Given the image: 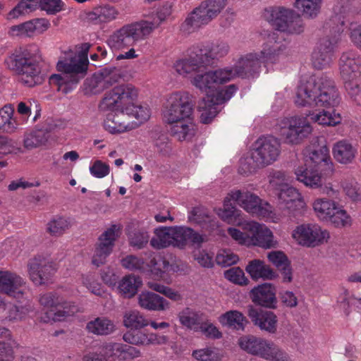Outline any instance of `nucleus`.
Here are the masks:
<instances>
[{"mask_svg": "<svg viewBox=\"0 0 361 361\" xmlns=\"http://www.w3.org/2000/svg\"><path fill=\"white\" fill-rule=\"evenodd\" d=\"M236 76L233 67H226L197 74L194 77L192 85L205 94L198 104L202 123H209L219 112V105L228 101L235 94L237 91L235 85H230L225 88H220L219 85Z\"/></svg>", "mask_w": 361, "mask_h": 361, "instance_id": "obj_1", "label": "nucleus"}, {"mask_svg": "<svg viewBox=\"0 0 361 361\" xmlns=\"http://www.w3.org/2000/svg\"><path fill=\"white\" fill-rule=\"evenodd\" d=\"M287 55L286 44L279 39L276 32H271L259 52H250L241 56L233 68L238 77H255L259 75L262 63L268 71L281 68Z\"/></svg>", "mask_w": 361, "mask_h": 361, "instance_id": "obj_2", "label": "nucleus"}, {"mask_svg": "<svg viewBox=\"0 0 361 361\" xmlns=\"http://www.w3.org/2000/svg\"><path fill=\"white\" fill-rule=\"evenodd\" d=\"M194 108L188 93L173 92L166 98L161 109L163 121L171 125V134L179 141L189 140L195 134Z\"/></svg>", "mask_w": 361, "mask_h": 361, "instance_id": "obj_3", "label": "nucleus"}, {"mask_svg": "<svg viewBox=\"0 0 361 361\" xmlns=\"http://www.w3.org/2000/svg\"><path fill=\"white\" fill-rule=\"evenodd\" d=\"M294 102L299 106L328 109L338 106L341 97L334 80L322 73L300 81Z\"/></svg>", "mask_w": 361, "mask_h": 361, "instance_id": "obj_4", "label": "nucleus"}, {"mask_svg": "<svg viewBox=\"0 0 361 361\" xmlns=\"http://www.w3.org/2000/svg\"><path fill=\"white\" fill-rule=\"evenodd\" d=\"M90 46L85 43L81 50L76 53L69 50L64 53L56 65L57 70L63 74H53L49 78V83L56 85L57 90L67 94L75 88L80 80L79 73L85 74L87 69V54Z\"/></svg>", "mask_w": 361, "mask_h": 361, "instance_id": "obj_5", "label": "nucleus"}, {"mask_svg": "<svg viewBox=\"0 0 361 361\" xmlns=\"http://www.w3.org/2000/svg\"><path fill=\"white\" fill-rule=\"evenodd\" d=\"M42 56L36 44H30L16 49L5 59V64L10 70L20 75L23 84L34 87L41 83Z\"/></svg>", "mask_w": 361, "mask_h": 361, "instance_id": "obj_6", "label": "nucleus"}, {"mask_svg": "<svg viewBox=\"0 0 361 361\" xmlns=\"http://www.w3.org/2000/svg\"><path fill=\"white\" fill-rule=\"evenodd\" d=\"M241 207L247 212L258 217L271 219L273 217V207L266 201L261 200L257 195L247 190H231L226 197L224 202V209L219 214L225 221H230L238 214L235 204Z\"/></svg>", "mask_w": 361, "mask_h": 361, "instance_id": "obj_7", "label": "nucleus"}, {"mask_svg": "<svg viewBox=\"0 0 361 361\" xmlns=\"http://www.w3.org/2000/svg\"><path fill=\"white\" fill-rule=\"evenodd\" d=\"M310 158L314 164L313 167L299 166L295 169V174L298 181L307 187L319 185L321 177L333 176L335 171L334 164L329 154V149L326 146H322L318 149L313 150Z\"/></svg>", "mask_w": 361, "mask_h": 361, "instance_id": "obj_8", "label": "nucleus"}, {"mask_svg": "<svg viewBox=\"0 0 361 361\" xmlns=\"http://www.w3.org/2000/svg\"><path fill=\"white\" fill-rule=\"evenodd\" d=\"M151 111L148 106L128 105L119 114H109L104 127L111 134H118L137 128L150 118Z\"/></svg>", "mask_w": 361, "mask_h": 361, "instance_id": "obj_9", "label": "nucleus"}, {"mask_svg": "<svg viewBox=\"0 0 361 361\" xmlns=\"http://www.w3.org/2000/svg\"><path fill=\"white\" fill-rule=\"evenodd\" d=\"M203 241V236L190 228L160 226L154 230V236L151 239L150 245L156 249L170 245L183 248L188 243L199 245Z\"/></svg>", "mask_w": 361, "mask_h": 361, "instance_id": "obj_10", "label": "nucleus"}, {"mask_svg": "<svg viewBox=\"0 0 361 361\" xmlns=\"http://www.w3.org/2000/svg\"><path fill=\"white\" fill-rule=\"evenodd\" d=\"M157 25L147 20L126 24L114 31L108 38L107 44L112 50H123L137 42L148 38Z\"/></svg>", "mask_w": 361, "mask_h": 361, "instance_id": "obj_11", "label": "nucleus"}, {"mask_svg": "<svg viewBox=\"0 0 361 361\" xmlns=\"http://www.w3.org/2000/svg\"><path fill=\"white\" fill-rule=\"evenodd\" d=\"M338 68L344 87L348 94L357 101L361 97V56L355 50L341 54Z\"/></svg>", "mask_w": 361, "mask_h": 361, "instance_id": "obj_12", "label": "nucleus"}, {"mask_svg": "<svg viewBox=\"0 0 361 361\" xmlns=\"http://www.w3.org/2000/svg\"><path fill=\"white\" fill-rule=\"evenodd\" d=\"M240 348L247 353L268 361H290V357L271 341L255 336H243L238 341Z\"/></svg>", "mask_w": 361, "mask_h": 361, "instance_id": "obj_13", "label": "nucleus"}, {"mask_svg": "<svg viewBox=\"0 0 361 361\" xmlns=\"http://www.w3.org/2000/svg\"><path fill=\"white\" fill-rule=\"evenodd\" d=\"M277 126L279 134L284 142L292 145H300L312 132L307 118L302 116L284 117L279 121Z\"/></svg>", "mask_w": 361, "mask_h": 361, "instance_id": "obj_14", "label": "nucleus"}, {"mask_svg": "<svg viewBox=\"0 0 361 361\" xmlns=\"http://www.w3.org/2000/svg\"><path fill=\"white\" fill-rule=\"evenodd\" d=\"M137 94V90L132 84L117 85L105 94L99 109L103 111H110V114H119L126 106L133 104Z\"/></svg>", "mask_w": 361, "mask_h": 361, "instance_id": "obj_15", "label": "nucleus"}, {"mask_svg": "<svg viewBox=\"0 0 361 361\" xmlns=\"http://www.w3.org/2000/svg\"><path fill=\"white\" fill-rule=\"evenodd\" d=\"M312 209L319 220L330 222L336 228L351 225L352 219L347 212L339 207L334 200L318 197L312 202Z\"/></svg>", "mask_w": 361, "mask_h": 361, "instance_id": "obj_16", "label": "nucleus"}, {"mask_svg": "<svg viewBox=\"0 0 361 361\" xmlns=\"http://www.w3.org/2000/svg\"><path fill=\"white\" fill-rule=\"evenodd\" d=\"M39 302L44 308L52 309L47 313L46 317L43 319L45 322H62L79 311V307L74 302L65 301L56 292L41 295Z\"/></svg>", "mask_w": 361, "mask_h": 361, "instance_id": "obj_17", "label": "nucleus"}, {"mask_svg": "<svg viewBox=\"0 0 361 361\" xmlns=\"http://www.w3.org/2000/svg\"><path fill=\"white\" fill-rule=\"evenodd\" d=\"M226 0H207L195 8L186 18L183 27L191 32L208 24L226 6Z\"/></svg>", "mask_w": 361, "mask_h": 361, "instance_id": "obj_18", "label": "nucleus"}, {"mask_svg": "<svg viewBox=\"0 0 361 361\" xmlns=\"http://www.w3.org/2000/svg\"><path fill=\"white\" fill-rule=\"evenodd\" d=\"M292 238L301 246L315 247L326 243L330 238V233L318 224L305 223L293 229Z\"/></svg>", "mask_w": 361, "mask_h": 361, "instance_id": "obj_19", "label": "nucleus"}, {"mask_svg": "<svg viewBox=\"0 0 361 361\" xmlns=\"http://www.w3.org/2000/svg\"><path fill=\"white\" fill-rule=\"evenodd\" d=\"M121 264L130 271H149L155 280H165L166 272L171 267L169 262L160 255L154 256L149 264L137 256L128 255L121 260Z\"/></svg>", "mask_w": 361, "mask_h": 361, "instance_id": "obj_20", "label": "nucleus"}, {"mask_svg": "<svg viewBox=\"0 0 361 361\" xmlns=\"http://www.w3.org/2000/svg\"><path fill=\"white\" fill-rule=\"evenodd\" d=\"M280 153L279 140L271 135H264L259 137L255 142L252 159L257 166L265 167L275 162Z\"/></svg>", "mask_w": 361, "mask_h": 361, "instance_id": "obj_21", "label": "nucleus"}, {"mask_svg": "<svg viewBox=\"0 0 361 361\" xmlns=\"http://www.w3.org/2000/svg\"><path fill=\"white\" fill-rule=\"evenodd\" d=\"M56 269L55 263L43 255L35 256L27 263L30 279L37 286L50 282Z\"/></svg>", "mask_w": 361, "mask_h": 361, "instance_id": "obj_22", "label": "nucleus"}, {"mask_svg": "<svg viewBox=\"0 0 361 361\" xmlns=\"http://www.w3.org/2000/svg\"><path fill=\"white\" fill-rule=\"evenodd\" d=\"M338 40L336 36L331 37L327 36L319 39L311 56L312 66L316 69L322 70L330 67L333 62Z\"/></svg>", "mask_w": 361, "mask_h": 361, "instance_id": "obj_23", "label": "nucleus"}, {"mask_svg": "<svg viewBox=\"0 0 361 361\" xmlns=\"http://www.w3.org/2000/svg\"><path fill=\"white\" fill-rule=\"evenodd\" d=\"M238 225L251 234V245H257L265 249L274 247L276 243L274 240L273 233L265 225L255 221H244Z\"/></svg>", "mask_w": 361, "mask_h": 361, "instance_id": "obj_24", "label": "nucleus"}, {"mask_svg": "<svg viewBox=\"0 0 361 361\" xmlns=\"http://www.w3.org/2000/svg\"><path fill=\"white\" fill-rule=\"evenodd\" d=\"M24 279L14 272L0 271V293L16 300L23 298L25 294Z\"/></svg>", "mask_w": 361, "mask_h": 361, "instance_id": "obj_25", "label": "nucleus"}, {"mask_svg": "<svg viewBox=\"0 0 361 361\" xmlns=\"http://www.w3.org/2000/svg\"><path fill=\"white\" fill-rule=\"evenodd\" d=\"M207 66L200 52H196L195 45L188 50V57L179 59L174 63V68L178 74L190 78Z\"/></svg>", "mask_w": 361, "mask_h": 361, "instance_id": "obj_26", "label": "nucleus"}, {"mask_svg": "<svg viewBox=\"0 0 361 361\" xmlns=\"http://www.w3.org/2000/svg\"><path fill=\"white\" fill-rule=\"evenodd\" d=\"M118 229L116 225H112L101 235L92 259L94 265L99 267L105 263L107 257L112 251L117 236L116 232Z\"/></svg>", "mask_w": 361, "mask_h": 361, "instance_id": "obj_27", "label": "nucleus"}, {"mask_svg": "<svg viewBox=\"0 0 361 361\" xmlns=\"http://www.w3.org/2000/svg\"><path fill=\"white\" fill-rule=\"evenodd\" d=\"M101 348L105 357H114L119 361L133 360L141 355L139 349L121 343H104Z\"/></svg>", "mask_w": 361, "mask_h": 361, "instance_id": "obj_28", "label": "nucleus"}, {"mask_svg": "<svg viewBox=\"0 0 361 361\" xmlns=\"http://www.w3.org/2000/svg\"><path fill=\"white\" fill-rule=\"evenodd\" d=\"M196 52H200L207 66L214 60L222 58L228 54L230 47L228 42L218 40L214 42H207L195 45Z\"/></svg>", "mask_w": 361, "mask_h": 361, "instance_id": "obj_29", "label": "nucleus"}, {"mask_svg": "<svg viewBox=\"0 0 361 361\" xmlns=\"http://www.w3.org/2000/svg\"><path fill=\"white\" fill-rule=\"evenodd\" d=\"M118 76L114 71L107 73L103 71L94 73L84 83V91L87 94H97L102 92L117 81Z\"/></svg>", "mask_w": 361, "mask_h": 361, "instance_id": "obj_30", "label": "nucleus"}, {"mask_svg": "<svg viewBox=\"0 0 361 361\" xmlns=\"http://www.w3.org/2000/svg\"><path fill=\"white\" fill-rule=\"evenodd\" d=\"M125 342L134 345H160L167 342V337L154 333H145L140 329H131L123 335Z\"/></svg>", "mask_w": 361, "mask_h": 361, "instance_id": "obj_31", "label": "nucleus"}, {"mask_svg": "<svg viewBox=\"0 0 361 361\" xmlns=\"http://www.w3.org/2000/svg\"><path fill=\"white\" fill-rule=\"evenodd\" d=\"M248 315L252 322L262 330L274 333L276 330V316L271 311H264L250 307Z\"/></svg>", "mask_w": 361, "mask_h": 361, "instance_id": "obj_32", "label": "nucleus"}, {"mask_svg": "<svg viewBox=\"0 0 361 361\" xmlns=\"http://www.w3.org/2000/svg\"><path fill=\"white\" fill-rule=\"evenodd\" d=\"M279 202L293 212L300 210L305 207V202L301 193L295 188L288 185L281 188L277 193Z\"/></svg>", "mask_w": 361, "mask_h": 361, "instance_id": "obj_33", "label": "nucleus"}, {"mask_svg": "<svg viewBox=\"0 0 361 361\" xmlns=\"http://www.w3.org/2000/svg\"><path fill=\"white\" fill-rule=\"evenodd\" d=\"M118 14V11L114 6L106 4L93 8L86 13L85 18L90 23L100 25L116 20Z\"/></svg>", "mask_w": 361, "mask_h": 361, "instance_id": "obj_34", "label": "nucleus"}, {"mask_svg": "<svg viewBox=\"0 0 361 361\" xmlns=\"http://www.w3.org/2000/svg\"><path fill=\"white\" fill-rule=\"evenodd\" d=\"M253 302L266 307H274L276 303L275 288L270 283H263L251 290Z\"/></svg>", "mask_w": 361, "mask_h": 361, "instance_id": "obj_35", "label": "nucleus"}, {"mask_svg": "<svg viewBox=\"0 0 361 361\" xmlns=\"http://www.w3.org/2000/svg\"><path fill=\"white\" fill-rule=\"evenodd\" d=\"M264 17L277 31L285 32L288 20L293 17V11L283 8H271L265 11Z\"/></svg>", "mask_w": 361, "mask_h": 361, "instance_id": "obj_36", "label": "nucleus"}, {"mask_svg": "<svg viewBox=\"0 0 361 361\" xmlns=\"http://www.w3.org/2000/svg\"><path fill=\"white\" fill-rule=\"evenodd\" d=\"M138 304L142 308L149 311H165L170 307L168 300L149 291L142 292L138 295Z\"/></svg>", "mask_w": 361, "mask_h": 361, "instance_id": "obj_37", "label": "nucleus"}, {"mask_svg": "<svg viewBox=\"0 0 361 361\" xmlns=\"http://www.w3.org/2000/svg\"><path fill=\"white\" fill-rule=\"evenodd\" d=\"M49 26V23L47 20L35 19L11 27L8 34L11 36H30L35 30L44 31Z\"/></svg>", "mask_w": 361, "mask_h": 361, "instance_id": "obj_38", "label": "nucleus"}, {"mask_svg": "<svg viewBox=\"0 0 361 361\" xmlns=\"http://www.w3.org/2000/svg\"><path fill=\"white\" fill-rule=\"evenodd\" d=\"M334 159L342 164L352 163L357 153L356 149L347 140L336 142L332 149Z\"/></svg>", "mask_w": 361, "mask_h": 361, "instance_id": "obj_39", "label": "nucleus"}, {"mask_svg": "<svg viewBox=\"0 0 361 361\" xmlns=\"http://www.w3.org/2000/svg\"><path fill=\"white\" fill-rule=\"evenodd\" d=\"M180 323L188 329L199 331L204 314L190 307L184 308L178 315Z\"/></svg>", "mask_w": 361, "mask_h": 361, "instance_id": "obj_40", "label": "nucleus"}, {"mask_svg": "<svg viewBox=\"0 0 361 361\" xmlns=\"http://www.w3.org/2000/svg\"><path fill=\"white\" fill-rule=\"evenodd\" d=\"M12 104H6L0 109V132L13 133L20 124L13 116Z\"/></svg>", "mask_w": 361, "mask_h": 361, "instance_id": "obj_41", "label": "nucleus"}, {"mask_svg": "<svg viewBox=\"0 0 361 361\" xmlns=\"http://www.w3.org/2000/svg\"><path fill=\"white\" fill-rule=\"evenodd\" d=\"M246 271L253 279H272L275 277L272 269L259 259L250 261L246 267Z\"/></svg>", "mask_w": 361, "mask_h": 361, "instance_id": "obj_42", "label": "nucleus"}, {"mask_svg": "<svg viewBox=\"0 0 361 361\" xmlns=\"http://www.w3.org/2000/svg\"><path fill=\"white\" fill-rule=\"evenodd\" d=\"M310 119L319 125L335 126L341 123L342 117L335 110L331 111L323 109L319 113H312L309 115Z\"/></svg>", "mask_w": 361, "mask_h": 361, "instance_id": "obj_43", "label": "nucleus"}, {"mask_svg": "<svg viewBox=\"0 0 361 361\" xmlns=\"http://www.w3.org/2000/svg\"><path fill=\"white\" fill-rule=\"evenodd\" d=\"M90 333L96 335H109L114 331V323L104 317H98L89 322L86 326Z\"/></svg>", "mask_w": 361, "mask_h": 361, "instance_id": "obj_44", "label": "nucleus"}, {"mask_svg": "<svg viewBox=\"0 0 361 361\" xmlns=\"http://www.w3.org/2000/svg\"><path fill=\"white\" fill-rule=\"evenodd\" d=\"M219 322L237 330H243L246 320L243 314L237 310H230L219 317Z\"/></svg>", "mask_w": 361, "mask_h": 361, "instance_id": "obj_45", "label": "nucleus"}, {"mask_svg": "<svg viewBox=\"0 0 361 361\" xmlns=\"http://www.w3.org/2000/svg\"><path fill=\"white\" fill-rule=\"evenodd\" d=\"M123 325L129 329H141L148 326L149 322L138 310H130L123 316Z\"/></svg>", "mask_w": 361, "mask_h": 361, "instance_id": "obj_46", "label": "nucleus"}, {"mask_svg": "<svg viewBox=\"0 0 361 361\" xmlns=\"http://www.w3.org/2000/svg\"><path fill=\"white\" fill-rule=\"evenodd\" d=\"M71 227L68 219L63 216H54L47 224V231L52 236L63 235Z\"/></svg>", "mask_w": 361, "mask_h": 361, "instance_id": "obj_47", "label": "nucleus"}, {"mask_svg": "<svg viewBox=\"0 0 361 361\" xmlns=\"http://www.w3.org/2000/svg\"><path fill=\"white\" fill-rule=\"evenodd\" d=\"M140 284L141 281L139 277L128 275L121 281L118 288L125 297L131 298L136 294Z\"/></svg>", "mask_w": 361, "mask_h": 361, "instance_id": "obj_48", "label": "nucleus"}, {"mask_svg": "<svg viewBox=\"0 0 361 361\" xmlns=\"http://www.w3.org/2000/svg\"><path fill=\"white\" fill-rule=\"evenodd\" d=\"M322 0H295L294 6L303 15L308 17H315L320 9Z\"/></svg>", "mask_w": 361, "mask_h": 361, "instance_id": "obj_49", "label": "nucleus"}, {"mask_svg": "<svg viewBox=\"0 0 361 361\" xmlns=\"http://www.w3.org/2000/svg\"><path fill=\"white\" fill-rule=\"evenodd\" d=\"M23 153L20 143L6 136H0V154H18Z\"/></svg>", "mask_w": 361, "mask_h": 361, "instance_id": "obj_50", "label": "nucleus"}, {"mask_svg": "<svg viewBox=\"0 0 361 361\" xmlns=\"http://www.w3.org/2000/svg\"><path fill=\"white\" fill-rule=\"evenodd\" d=\"M192 355L198 361H219L223 357L220 350L214 347L195 350L192 351Z\"/></svg>", "mask_w": 361, "mask_h": 361, "instance_id": "obj_51", "label": "nucleus"}, {"mask_svg": "<svg viewBox=\"0 0 361 361\" xmlns=\"http://www.w3.org/2000/svg\"><path fill=\"white\" fill-rule=\"evenodd\" d=\"M188 219L191 223L200 224L204 227L207 223L212 221V216L206 208L197 207L189 212Z\"/></svg>", "mask_w": 361, "mask_h": 361, "instance_id": "obj_52", "label": "nucleus"}, {"mask_svg": "<svg viewBox=\"0 0 361 361\" xmlns=\"http://www.w3.org/2000/svg\"><path fill=\"white\" fill-rule=\"evenodd\" d=\"M83 285L94 295L105 297L106 291L100 283L97 281L94 274H89L82 277Z\"/></svg>", "mask_w": 361, "mask_h": 361, "instance_id": "obj_53", "label": "nucleus"}, {"mask_svg": "<svg viewBox=\"0 0 361 361\" xmlns=\"http://www.w3.org/2000/svg\"><path fill=\"white\" fill-rule=\"evenodd\" d=\"M147 286L150 289L164 295L173 301H178L182 299L180 294L178 291L156 281H148Z\"/></svg>", "mask_w": 361, "mask_h": 361, "instance_id": "obj_54", "label": "nucleus"}, {"mask_svg": "<svg viewBox=\"0 0 361 361\" xmlns=\"http://www.w3.org/2000/svg\"><path fill=\"white\" fill-rule=\"evenodd\" d=\"M242 231L238 228L230 227L228 228V234L238 244L241 245L250 246L252 244L251 234L249 231L244 229Z\"/></svg>", "mask_w": 361, "mask_h": 361, "instance_id": "obj_55", "label": "nucleus"}, {"mask_svg": "<svg viewBox=\"0 0 361 361\" xmlns=\"http://www.w3.org/2000/svg\"><path fill=\"white\" fill-rule=\"evenodd\" d=\"M343 192L352 201H361V188L355 180H345L342 183Z\"/></svg>", "mask_w": 361, "mask_h": 361, "instance_id": "obj_56", "label": "nucleus"}, {"mask_svg": "<svg viewBox=\"0 0 361 361\" xmlns=\"http://www.w3.org/2000/svg\"><path fill=\"white\" fill-rule=\"evenodd\" d=\"M269 184L271 187L276 190L278 192L281 188L288 185V178L286 173L282 171H273L269 173Z\"/></svg>", "mask_w": 361, "mask_h": 361, "instance_id": "obj_57", "label": "nucleus"}, {"mask_svg": "<svg viewBox=\"0 0 361 361\" xmlns=\"http://www.w3.org/2000/svg\"><path fill=\"white\" fill-rule=\"evenodd\" d=\"M32 309L30 304L24 306L12 305L8 310L7 319L9 321L21 320L23 319Z\"/></svg>", "mask_w": 361, "mask_h": 361, "instance_id": "obj_58", "label": "nucleus"}, {"mask_svg": "<svg viewBox=\"0 0 361 361\" xmlns=\"http://www.w3.org/2000/svg\"><path fill=\"white\" fill-rule=\"evenodd\" d=\"M129 241L131 245L141 248L149 240L148 233L145 230H135L128 233Z\"/></svg>", "mask_w": 361, "mask_h": 361, "instance_id": "obj_59", "label": "nucleus"}, {"mask_svg": "<svg viewBox=\"0 0 361 361\" xmlns=\"http://www.w3.org/2000/svg\"><path fill=\"white\" fill-rule=\"evenodd\" d=\"M238 255H235L230 250H221L216 256V262L222 267H229L238 261Z\"/></svg>", "mask_w": 361, "mask_h": 361, "instance_id": "obj_60", "label": "nucleus"}, {"mask_svg": "<svg viewBox=\"0 0 361 361\" xmlns=\"http://www.w3.org/2000/svg\"><path fill=\"white\" fill-rule=\"evenodd\" d=\"M331 176H325L321 177V181L319 185L317 187H309L312 189H317L319 188L320 191L322 194L326 195L329 197H338L339 195V190L335 188L332 183L326 182V179L330 178Z\"/></svg>", "mask_w": 361, "mask_h": 361, "instance_id": "obj_61", "label": "nucleus"}, {"mask_svg": "<svg viewBox=\"0 0 361 361\" xmlns=\"http://www.w3.org/2000/svg\"><path fill=\"white\" fill-rule=\"evenodd\" d=\"M154 145L157 152L162 156H169L172 151V143L167 136L161 135L154 142Z\"/></svg>", "mask_w": 361, "mask_h": 361, "instance_id": "obj_62", "label": "nucleus"}, {"mask_svg": "<svg viewBox=\"0 0 361 361\" xmlns=\"http://www.w3.org/2000/svg\"><path fill=\"white\" fill-rule=\"evenodd\" d=\"M44 142V137L40 132H32L27 135L23 140L24 147L27 149L37 148Z\"/></svg>", "mask_w": 361, "mask_h": 361, "instance_id": "obj_63", "label": "nucleus"}, {"mask_svg": "<svg viewBox=\"0 0 361 361\" xmlns=\"http://www.w3.org/2000/svg\"><path fill=\"white\" fill-rule=\"evenodd\" d=\"M349 30L350 40L361 49V21L350 23Z\"/></svg>", "mask_w": 361, "mask_h": 361, "instance_id": "obj_64", "label": "nucleus"}]
</instances>
